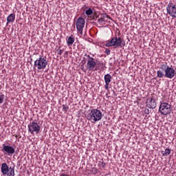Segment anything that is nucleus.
<instances>
[{
  "label": "nucleus",
  "instance_id": "nucleus-1",
  "mask_svg": "<svg viewBox=\"0 0 176 176\" xmlns=\"http://www.w3.org/2000/svg\"><path fill=\"white\" fill-rule=\"evenodd\" d=\"M160 69L164 71L165 78H167L168 79H173V78H176L175 69L168 66L167 63L160 65Z\"/></svg>",
  "mask_w": 176,
  "mask_h": 176
},
{
  "label": "nucleus",
  "instance_id": "nucleus-2",
  "mask_svg": "<svg viewBox=\"0 0 176 176\" xmlns=\"http://www.w3.org/2000/svg\"><path fill=\"white\" fill-rule=\"evenodd\" d=\"M123 41L121 37H118L116 35L113 37H111V39L106 41L105 46L106 47H113L114 49H118V47H122V44Z\"/></svg>",
  "mask_w": 176,
  "mask_h": 176
},
{
  "label": "nucleus",
  "instance_id": "nucleus-3",
  "mask_svg": "<svg viewBox=\"0 0 176 176\" xmlns=\"http://www.w3.org/2000/svg\"><path fill=\"white\" fill-rule=\"evenodd\" d=\"M101 119H102V113L97 109H93L91 110L87 116V120L91 122V123L99 122Z\"/></svg>",
  "mask_w": 176,
  "mask_h": 176
},
{
  "label": "nucleus",
  "instance_id": "nucleus-4",
  "mask_svg": "<svg viewBox=\"0 0 176 176\" xmlns=\"http://www.w3.org/2000/svg\"><path fill=\"white\" fill-rule=\"evenodd\" d=\"M159 112L164 116H167L171 113V104L168 102H161L159 107Z\"/></svg>",
  "mask_w": 176,
  "mask_h": 176
},
{
  "label": "nucleus",
  "instance_id": "nucleus-5",
  "mask_svg": "<svg viewBox=\"0 0 176 176\" xmlns=\"http://www.w3.org/2000/svg\"><path fill=\"white\" fill-rule=\"evenodd\" d=\"M34 67L37 68V69H45L46 67H47L46 57L40 56L39 58L34 61Z\"/></svg>",
  "mask_w": 176,
  "mask_h": 176
},
{
  "label": "nucleus",
  "instance_id": "nucleus-6",
  "mask_svg": "<svg viewBox=\"0 0 176 176\" xmlns=\"http://www.w3.org/2000/svg\"><path fill=\"white\" fill-rule=\"evenodd\" d=\"M1 171L3 175L14 176V166L9 168L6 163L2 164Z\"/></svg>",
  "mask_w": 176,
  "mask_h": 176
},
{
  "label": "nucleus",
  "instance_id": "nucleus-7",
  "mask_svg": "<svg viewBox=\"0 0 176 176\" xmlns=\"http://www.w3.org/2000/svg\"><path fill=\"white\" fill-rule=\"evenodd\" d=\"M28 131L32 134H34V133H36V134H39V133H41V125H39L38 122L33 121L28 125Z\"/></svg>",
  "mask_w": 176,
  "mask_h": 176
},
{
  "label": "nucleus",
  "instance_id": "nucleus-8",
  "mask_svg": "<svg viewBox=\"0 0 176 176\" xmlns=\"http://www.w3.org/2000/svg\"><path fill=\"white\" fill-rule=\"evenodd\" d=\"M86 21L82 17H78L76 22V27L79 34H83V28H85V24Z\"/></svg>",
  "mask_w": 176,
  "mask_h": 176
},
{
  "label": "nucleus",
  "instance_id": "nucleus-9",
  "mask_svg": "<svg viewBox=\"0 0 176 176\" xmlns=\"http://www.w3.org/2000/svg\"><path fill=\"white\" fill-rule=\"evenodd\" d=\"M87 57V68L89 71H94V68H96V65H97V63L94 60V58L90 56V55L85 54Z\"/></svg>",
  "mask_w": 176,
  "mask_h": 176
},
{
  "label": "nucleus",
  "instance_id": "nucleus-10",
  "mask_svg": "<svg viewBox=\"0 0 176 176\" xmlns=\"http://www.w3.org/2000/svg\"><path fill=\"white\" fill-rule=\"evenodd\" d=\"M2 146L3 148L1 149V151L4 153V155H8V156H12V155H13L14 152H16V150L12 146L3 144Z\"/></svg>",
  "mask_w": 176,
  "mask_h": 176
},
{
  "label": "nucleus",
  "instance_id": "nucleus-11",
  "mask_svg": "<svg viewBox=\"0 0 176 176\" xmlns=\"http://www.w3.org/2000/svg\"><path fill=\"white\" fill-rule=\"evenodd\" d=\"M166 10L168 12V14H169L171 17H173L175 19L176 17V6L175 4L173 3H169L167 8Z\"/></svg>",
  "mask_w": 176,
  "mask_h": 176
},
{
  "label": "nucleus",
  "instance_id": "nucleus-12",
  "mask_svg": "<svg viewBox=\"0 0 176 176\" xmlns=\"http://www.w3.org/2000/svg\"><path fill=\"white\" fill-rule=\"evenodd\" d=\"M156 99L154 96H152L151 98L148 99L146 101V107L150 109H155L156 108Z\"/></svg>",
  "mask_w": 176,
  "mask_h": 176
},
{
  "label": "nucleus",
  "instance_id": "nucleus-13",
  "mask_svg": "<svg viewBox=\"0 0 176 176\" xmlns=\"http://www.w3.org/2000/svg\"><path fill=\"white\" fill-rule=\"evenodd\" d=\"M85 14L87 16H91V20H97L98 19V14H97V12H93V10L91 8H89L85 10Z\"/></svg>",
  "mask_w": 176,
  "mask_h": 176
},
{
  "label": "nucleus",
  "instance_id": "nucleus-14",
  "mask_svg": "<svg viewBox=\"0 0 176 176\" xmlns=\"http://www.w3.org/2000/svg\"><path fill=\"white\" fill-rule=\"evenodd\" d=\"M14 20H16V14L12 13L9 14L7 17V24L9 23H14Z\"/></svg>",
  "mask_w": 176,
  "mask_h": 176
},
{
  "label": "nucleus",
  "instance_id": "nucleus-15",
  "mask_svg": "<svg viewBox=\"0 0 176 176\" xmlns=\"http://www.w3.org/2000/svg\"><path fill=\"white\" fill-rule=\"evenodd\" d=\"M66 42L67 46H72L74 45V42H75V37L71 35L69 37L66 38Z\"/></svg>",
  "mask_w": 176,
  "mask_h": 176
},
{
  "label": "nucleus",
  "instance_id": "nucleus-16",
  "mask_svg": "<svg viewBox=\"0 0 176 176\" xmlns=\"http://www.w3.org/2000/svg\"><path fill=\"white\" fill-rule=\"evenodd\" d=\"M104 83H111L112 80V76H111V74H107L106 75H104Z\"/></svg>",
  "mask_w": 176,
  "mask_h": 176
},
{
  "label": "nucleus",
  "instance_id": "nucleus-17",
  "mask_svg": "<svg viewBox=\"0 0 176 176\" xmlns=\"http://www.w3.org/2000/svg\"><path fill=\"white\" fill-rule=\"evenodd\" d=\"M161 153L164 157H166V156H168L170 153H171V149L170 148H166L165 151H161Z\"/></svg>",
  "mask_w": 176,
  "mask_h": 176
},
{
  "label": "nucleus",
  "instance_id": "nucleus-18",
  "mask_svg": "<svg viewBox=\"0 0 176 176\" xmlns=\"http://www.w3.org/2000/svg\"><path fill=\"white\" fill-rule=\"evenodd\" d=\"M98 68L100 71H104L107 67L105 66V63H98Z\"/></svg>",
  "mask_w": 176,
  "mask_h": 176
},
{
  "label": "nucleus",
  "instance_id": "nucleus-19",
  "mask_svg": "<svg viewBox=\"0 0 176 176\" xmlns=\"http://www.w3.org/2000/svg\"><path fill=\"white\" fill-rule=\"evenodd\" d=\"M157 78H164L166 77V73L163 72L162 70H157Z\"/></svg>",
  "mask_w": 176,
  "mask_h": 176
},
{
  "label": "nucleus",
  "instance_id": "nucleus-20",
  "mask_svg": "<svg viewBox=\"0 0 176 176\" xmlns=\"http://www.w3.org/2000/svg\"><path fill=\"white\" fill-rule=\"evenodd\" d=\"M98 166L99 168H105L106 164L104 162V160H100V161H98Z\"/></svg>",
  "mask_w": 176,
  "mask_h": 176
},
{
  "label": "nucleus",
  "instance_id": "nucleus-21",
  "mask_svg": "<svg viewBox=\"0 0 176 176\" xmlns=\"http://www.w3.org/2000/svg\"><path fill=\"white\" fill-rule=\"evenodd\" d=\"M3 100H5V95L0 93V104H3Z\"/></svg>",
  "mask_w": 176,
  "mask_h": 176
},
{
  "label": "nucleus",
  "instance_id": "nucleus-22",
  "mask_svg": "<svg viewBox=\"0 0 176 176\" xmlns=\"http://www.w3.org/2000/svg\"><path fill=\"white\" fill-rule=\"evenodd\" d=\"M69 109V107H68V105L67 104L63 105V111H64V112H67Z\"/></svg>",
  "mask_w": 176,
  "mask_h": 176
},
{
  "label": "nucleus",
  "instance_id": "nucleus-23",
  "mask_svg": "<svg viewBox=\"0 0 176 176\" xmlns=\"http://www.w3.org/2000/svg\"><path fill=\"white\" fill-rule=\"evenodd\" d=\"M98 22L99 23V24H104V23L105 22V19L104 18H99L98 19Z\"/></svg>",
  "mask_w": 176,
  "mask_h": 176
},
{
  "label": "nucleus",
  "instance_id": "nucleus-24",
  "mask_svg": "<svg viewBox=\"0 0 176 176\" xmlns=\"http://www.w3.org/2000/svg\"><path fill=\"white\" fill-rule=\"evenodd\" d=\"M91 173L92 174H97V173H98V170H97L96 168H92L91 170Z\"/></svg>",
  "mask_w": 176,
  "mask_h": 176
},
{
  "label": "nucleus",
  "instance_id": "nucleus-25",
  "mask_svg": "<svg viewBox=\"0 0 176 176\" xmlns=\"http://www.w3.org/2000/svg\"><path fill=\"white\" fill-rule=\"evenodd\" d=\"M59 48L61 49V47H59ZM60 49L58 50V54L59 56H61V54H63V53H64V50H60Z\"/></svg>",
  "mask_w": 176,
  "mask_h": 176
},
{
  "label": "nucleus",
  "instance_id": "nucleus-26",
  "mask_svg": "<svg viewBox=\"0 0 176 176\" xmlns=\"http://www.w3.org/2000/svg\"><path fill=\"white\" fill-rule=\"evenodd\" d=\"M104 53L107 54V56H109V54H111V50L107 48L104 51Z\"/></svg>",
  "mask_w": 176,
  "mask_h": 176
},
{
  "label": "nucleus",
  "instance_id": "nucleus-27",
  "mask_svg": "<svg viewBox=\"0 0 176 176\" xmlns=\"http://www.w3.org/2000/svg\"><path fill=\"white\" fill-rule=\"evenodd\" d=\"M104 87L106 90H108V89H109V83L105 82Z\"/></svg>",
  "mask_w": 176,
  "mask_h": 176
},
{
  "label": "nucleus",
  "instance_id": "nucleus-28",
  "mask_svg": "<svg viewBox=\"0 0 176 176\" xmlns=\"http://www.w3.org/2000/svg\"><path fill=\"white\" fill-rule=\"evenodd\" d=\"M145 113L148 115V113H149V109L145 110Z\"/></svg>",
  "mask_w": 176,
  "mask_h": 176
},
{
  "label": "nucleus",
  "instance_id": "nucleus-29",
  "mask_svg": "<svg viewBox=\"0 0 176 176\" xmlns=\"http://www.w3.org/2000/svg\"><path fill=\"white\" fill-rule=\"evenodd\" d=\"M106 17H107V19H111V18L109 17V16H108V15H106Z\"/></svg>",
  "mask_w": 176,
  "mask_h": 176
},
{
  "label": "nucleus",
  "instance_id": "nucleus-30",
  "mask_svg": "<svg viewBox=\"0 0 176 176\" xmlns=\"http://www.w3.org/2000/svg\"><path fill=\"white\" fill-rule=\"evenodd\" d=\"M60 176H68L67 175H61Z\"/></svg>",
  "mask_w": 176,
  "mask_h": 176
},
{
  "label": "nucleus",
  "instance_id": "nucleus-31",
  "mask_svg": "<svg viewBox=\"0 0 176 176\" xmlns=\"http://www.w3.org/2000/svg\"><path fill=\"white\" fill-rule=\"evenodd\" d=\"M17 137H18L17 135H15V138H17Z\"/></svg>",
  "mask_w": 176,
  "mask_h": 176
}]
</instances>
